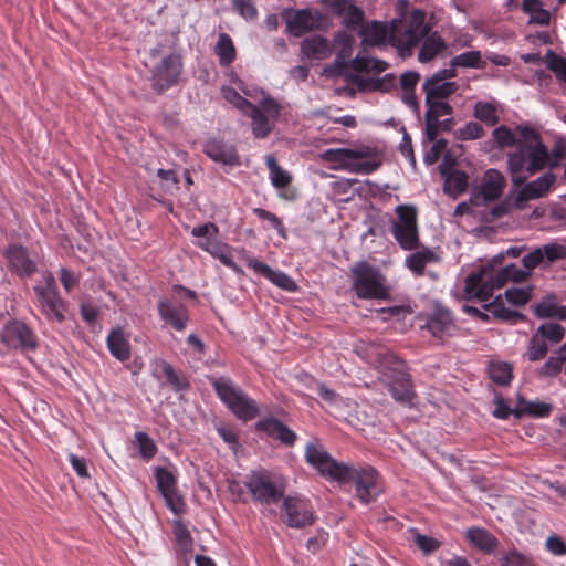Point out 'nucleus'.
<instances>
[{"label":"nucleus","mask_w":566,"mask_h":566,"mask_svg":"<svg viewBox=\"0 0 566 566\" xmlns=\"http://www.w3.org/2000/svg\"><path fill=\"white\" fill-rule=\"evenodd\" d=\"M305 460L323 476L339 483L354 482L356 496L364 504L376 501L382 493L381 479L373 467L355 468L337 462L322 446L315 442L306 444Z\"/></svg>","instance_id":"1"},{"label":"nucleus","mask_w":566,"mask_h":566,"mask_svg":"<svg viewBox=\"0 0 566 566\" xmlns=\"http://www.w3.org/2000/svg\"><path fill=\"white\" fill-rule=\"evenodd\" d=\"M521 133V144L507 156V166L515 186H522L526 180V177L521 175L522 171L533 175L543 169L548 160L547 149L538 134L532 128H524Z\"/></svg>","instance_id":"2"},{"label":"nucleus","mask_w":566,"mask_h":566,"mask_svg":"<svg viewBox=\"0 0 566 566\" xmlns=\"http://www.w3.org/2000/svg\"><path fill=\"white\" fill-rule=\"evenodd\" d=\"M428 32V25L423 21L413 18L409 27L400 32L397 29L389 30L386 24L378 21L361 28L359 35L364 49L384 44L388 39L397 46L402 57L411 55V49Z\"/></svg>","instance_id":"3"},{"label":"nucleus","mask_w":566,"mask_h":566,"mask_svg":"<svg viewBox=\"0 0 566 566\" xmlns=\"http://www.w3.org/2000/svg\"><path fill=\"white\" fill-rule=\"evenodd\" d=\"M530 275L526 268L522 269L515 263L504 265L496 273L489 269H481L465 279L464 294L468 300L486 301L492 296L494 290L501 289L509 281L521 282Z\"/></svg>","instance_id":"4"},{"label":"nucleus","mask_w":566,"mask_h":566,"mask_svg":"<svg viewBox=\"0 0 566 566\" xmlns=\"http://www.w3.org/2000/svg\"><path fill=\"white\" fill-rule=\"evenodd\" d=\"M244 486L253 502L261 505L264 515L276 514L272 506L280 503L285 494L286 483L283 476L265 469L253 470L245 476Z\"/></svg>","instance_id":"5"},{"label":"nucleus","mask_w":566,"mask_h":566,"mask_svg":"<svg viewBox=\"0 0 566 566\" xmlns=\"http://www.w3.org/2000/svg\"><path fill=\"white\" fill-rule=\"evenodd\" d=\"M373 150L368 146L358 148H329L319 154V158L329 163L335 170L352 174H371L380 167V160L370 158Z\"/></svg>","instance_id":"6"},{"label":"nucleus","mask_w":566,"mask_h":566,"mask_svg":"<svg viewBox=\"0 0 566 566\" xmlns=\"http://www.w3.org/2000/svg\"><path fill=\"white\" fill-rule=\"evenodd\" d=\"M220 400L242 421H250L259 415V406L254 399L249 397L240 387L226 377L212 381Z\"/></svg>","instance_id":"7"},{"label":"nucleus","mask_w":566,"mask_h":566,"mask_svg":"<svg viewBox=\"0 0 566 566\" xmlns=\"http://www.w3.org/2000/svg\"><path fill=\"white\" fill-rule=\"evenodd\" d=\"M353 289L359 298L385 300L389 296L386 279L381 271L366 261L352 268Z\"/></svg>","instance_id":"8"},{"label":"nucleus","mask_w":566,"mask_h":566,"mask_svg":"<svg viewBox=\"0 0 566 566\" xmlns=\"http://www.w3.org/2000/svg\"><path fill=\"white\" fill-rule=\"evenodd\" d=\"M35 305L49 319L62 323L66 318L67 303L60 296L54 276L46 272L43 281L34 287Z\"/></svg>","instance_id":"9"},{"label":"nucleus","mask_w":566,"mask_h":566,"mask_svg":"<svg viewBox=\"0 0 566 566\" xmlns=\"http://www.w3.org/2000/svg\"><path fill=\"white\" fill-rule=\"evenodd\" d=\"M397 218L390 223V232L401 249L412 251L419 248L417 210L410 205H399L395 209Z\"/></svg>","instance_id":"10"},{"label":"nucleus","mask_w":566,"mask_h":566,"mask_svg":"<svg viewBox=\"0 0 566 566\" xmlns=\"http://www.w3.org/2000/svg\"><path fill=\"white\" fill-rule=\"evenodd\" d=\"M531 287L507 289L504 295H497L492 302L485 304L484 310L500 321L516 324L524 319V315L506 306V303L514 306H522L531 298Z\"/></svg>","instance_id":"11"},{"label":"nucleus","mask_w":566,"mask_h":566,"mask_svg":"<svg viewBox=\"0 0 566 566\" xmlns=\"http://www.w3.org/2000/svg\"><path fill=\"white\" fill-rule=\"evenodd\" d=\"M281 514L284 523L292 528H304L315 522V511L311 501L303 495H283Z\"/></svg>","instance_id":"12"},{"label":"nucleus","mask_w":566,"mask_h":566,"mask_svg":"<svg viewBox=\"0 0 566 566\" xmlns=\"http://www.w3.org/2000/svg\"><path fill=\"white\" fill-rule=\"evenodd\" d=\"M181 70L182 62L178 54L171 53L163 56L150 70L153 88L163 93L176 85Z\"/></svg>","instance_id":"13"},{"label":"nucleus","mask_w":566,"mask_h":566,"mask_svg":"<svg viewBox=\"0 0 566 566\" xmlns=\"http://www.w3.org/2000/svg\"><path fill=\"white\" fill-rule=\"evenodd\" d=\"M381 380L388 387L391 397L403 405H409L415 396L410 377L403 370L400 361L389 367L387 370L381 371Z\"/></svg>","instance_id":"14"},{"label":"nucleus","mask_w":566,"mask_h":566,"mask_svg":"<svg viewBox=\"0 0 566 566\" xmlns=\"http://www.w3.org/2000/svg\"><path fill=\"white\" fill-rule=\"evenodd\" d=\"M0 340L7 349L34 350L38 347V337L23 322L13 321L7 324Z\"/></svg>","instance_id":"15"},{"label":"nucleus","mask_w":566,"mask_h":566,"mask_svg":"<svg viewBox=\"0 0 566 566\" xmlns=\"http://www.w3.org/2000/svg\"><path fill=\"white\" fill-rule=\"evenodd\" d=\"M355 352L366 363L382 371L398 363L388 348L376 340L359 339L355 344Z\"/></svg>","instance_id":"16"},{"label":"nucleus","mask_w":566,"mask_h":566,"mask_svg":"<svg viewBox=\"0 0 566 566\" xmlns=\"http://www.w3.org/2000/svg\"><path fill=\"white\" fill-rule=\"evenodd\" d=\"M506 187V179L502 172L496 169H488L480 181V185L474 188L471 202L479 205L480 199L483 201H495L502 195Z\"/></svg>","instance_id":"17"},{"label":"nucleus","mask_w":566,"mask_h":566,"mask_svg":"<svg viewBox=\"0 0 566 566\" xmlns=\"http://www.w3.org/2000/svg\"><path fill=\"white\" fill-rule=\"evenodd\" d=\"M157 488L165 499L167 507L175 514L184 512L185 502L177 490V481L171 471L166 468L157 467L155 469Z\"/></svg>","instance_id":"18"},{"label":"nucleus","mask_w":566,"mask_h":566,"mask_svg":"<svg viewBox=\"0 0 566 566\" xmlns=\"http://www.w3.org/2000/svg\"><path fill=\"white\" fill-rule=\"evenodd\" d=\"M555 181L556 177L554 174L545 172L531 182L522 184L523 186L514 197V207L517 210H523L526 208L527 201L545 197Z\"/></svg>","instance_id":"19"},{"label":"nucleus","mask_w":566,"mask_h":566,"mask_svg":"<svg viewBox=\"0 0 566 566\" xmlns=\"http://www.w3.org/2000/svg\"><path fill=\"white\" fill-rule=\"evenodd\" d=\"M287 31L294 36H301L312 31L318 24L317 17L308 9L291 10L283 15Z\"/></svg>","instance_id":"20"},{"label":"nucleus","mask_w":566,"mask_h":566,"mask_svg":"<svg viewBox=\"0 0 566 566\" xmlns=\"http://www.w3.org/2000/svg\"><path fill=\"white\" fill-rule=\"evenodd\" d=\"M205 154L216 163L226 166L240 165L237 149L233 145L227 144L220 139H210L205 144Z\"/></svg>","instance_id":"21"},{"label":"nucleus","mask_w":566,"mask_h":566,"mask_svg":"<svg viewBox=\"0 0 566 566\" xmlns=\"http://www.w3.org/2000/svg\"><path fill=\"white\" fill-rule=\"evenodd\" d=\"M247 264L249 268L253 269L256 273H259L262 276H264L265 279H268L274 285H276L287 292L296 291L297 284L286 273L282 272V271H275V270L271 269L268 264H265L254 258H248Z\"/></svg>","instance_id":"22"},{"label":"nucleus","mask_w":566,"mask_h":566,"mask_svg":"<svg viewBox=\"0 0 566 566\" xmlns=\"http://www.w3.org/2000/svg\"><path fill=\"white\" fill-rule=\"evenodd\" d=\"M158 313L160 318L176 331H184L189 321V314L186 306L174 305L166 298L158 302Z\"/></svg>","instance_id":"23"},{"label":"nucleus","mask_w":566,"mask_h":566,"mask_svg":"<svg viewBox=\"0 0 566 566\" xmlns=\"http://www.w3.org/2000/svg\"><path fill=\"white\" fill-rule=\"evenodd\" d=\"M10 268L20 276H31L36 271L35 262L21 245H10L6 251Z\"/></svg>","instance_id":"24"},{"label":"nucleus","mask_w":566,"mask_h":566,"mask_svg":"<svg viewBox=\"0 0 566 566\" xmlns=\"http://www.w3.org/2000/svg\"><path fill=\"white\" fill-rule=\"evenodd\" d=\"M301 52L307 59L321 61L332 55L333 48L326 38L315 34L302 41Z\"/></svg>","instance_id":"25"},{"label":"nucleus","mask_w":566,"mask_h":566,"mask_svg":"<svg viewBox=\"0 0 566 566\" xmlns=\"http://www.w3.org/2000/svg\"><path fill=\"white\" fill-rule=\"evenodd\" d=\"M465 538L470 545L484 554H492L496 551L500 542L488 530L483 527H471L465 532Z\"/></svg>","instance_id":"26"},{"label":"nucleus","mask_w":566,"mask_h":566,"mask_svg":"<svg viewBox=\"0 0 566 566\" xmlns=\"http://www.w3.org/2000/svg\"><path fill=\"white\" fill-rule=\"evenodd\" d=\"M256 428L266 432L269 436L279 439L286 446H293L296 440L295 432L275 418L260 420L256 423Z\"/></svg>","instance_id":"27"},{"label":"nucleus","mask_w":566,"mask_h":566,"mask_svg":"<svg viewBox=\"0 0 566 566\" xmlns=\"http://www.w3.org/2000/svg\"><path fill=\"white\" fill-rule=\"evenodd\" d=\"M427 327L434 337L451 335L454 329V322L450 311L436 308L427 322Z\"/></svg>","instance_id":"28"},{"label":"nucleus","mask_w":566,"mask_h":566,"mask_svg":"<svg viewBox=\"0 0 566 566\" xmlns=\"http://www.w3.org/2000/svg\"><path fill=\"white\" fill-rule=\"evenodd\" d=\"M429 32L430 29L428 28L426 35H423L416 44L418 45L422 41V45L418 54V60L422 63L431 61L446 49L443 39L437 32L431 34H429Z\"/></svg>","instance_id":"29"},{"label":"nucleus","mask_w":566,"mask_h":566,"mask_svg":"<svg viewBox=\"0 0 566 566\" xmlns=\"http://www.w3.org/2000/svg\"><path fill=\"white\" fill-rule=\"evenodd\" d=\"M109 353L118 360L126 361L130 357V345L123 329H113L106 339Z\"/></svg>","instance_id":"30"},{"label":"nucleus","mask_w":566,"mask_h":566,"mask_svg":"<svg viewBox=\"0 0 566 566\" xmlns=\"http://www.w3.org/2000/svg\"><path fill=\"white\" fill-rule=\"evenodd\" d=\"M459 88L457 82H433L424 81L422 90L426 94L424 104H429L431 99H447Z\"/></svg>","instance_id":"31"},{"label":"nucleus","mask_w":566,"mask_h":566,"mask_svg":"<svg viewBox=\"0 0 566 566\" xmlns=\"http://www.w3.org/2000/svg\"><path fill=\"white\" fill-rule=\"evenodd\" d=\"M552 410L551 405L541 402V401H533L527 400L521 396L517 397L515 410L513 411L515 417L520 418L522 416H533V417H546L549 415Z\"/></svg>","instance_id":"32"},{"label":"nucleus","mask_w":566,"mask_h":566,"mask_svg":"<svg viewBox=\"0 0 566 566\" xmlns=\"http://www.w3.org/2000/svg\"><path fill=\"white\" fill-rule=\"evenodd\" d=\"M354 38L346 32H338L333 40V52H336L335 64L338 66L347 65V60L352 55Z\"/></svg>","instance_id":"33"},{"label":"nucleus","mask_w":566,"mask_h":566,"mask_svg":"<svg viewBox=\"0 0 566 566\" xmlns=\"http://www.w3.org/2000/svg\"><path fill=\"white\" fill-rule=\"evenodd\" d=\"M252 119V133L256 138L266 137L273 128V120L266 114H264L258 106L251 105L248 113Z\"/></svg>","instance_id":"34"},{"label":"nucleus","mask_w":566,"mask_h":566,"mask_svg":"<svg viewBox=\"0 0 566 566\" xmlns=\"http://www.w3.org/2000/svg\"><path fill=\"white\" fill-rule=\"evenodd\" d=\"M444 177V192L453 198L462 195L468 188V175L461 170H451L447 174L441 171Z\"/></svg>","instance_id":"35"},{"label":"nucleus","mask_w":566,"mask_h":566,"mask_svg":"<svg viewBox=\"0 0 566 566\" xmlns=\"http://www.w3.org/2000/svg\"><path fill=\"white\" fill-rule=\"evenodd\" d=\"M527 128L526 126H517L514 130L505 125L496 127L493 133V139L500 148L517 147L521 144V130Z\"/></svg>","instance_id":"36"},{"label":"nucleus","mask_w":566,"mask_h":566,"mask_svg":"<svg viewBox=\"0 0 566 566\" xmlns=\"http://www.w3.org/2000/svg\"><path fill=\"white\" fill-rule=\"evenodd\" d=\"M337 12L343 17L347 28L359 27L364 21V12L349 0L336 1Z\"/></svg>","instance_id":"37"},{"label":"nucleus","mask_w":566,"mask_h":566,"mask_svg":"<svg viewBox=\"0 0 566 566\" xmlns=\"http://www.w3.org/2000/svg\"><path fill=\"white\" fill-rule=\"evenodd\" d=\"M200 249L210 253L213 258L218 259L223 265L228 266L237 273H242L240 266L233 261L231 248L228 244L217 242L214 245H210L207 242L200 244Z\"/></svg>","instance_id":"38"},{"label":"nucleus","mask_w":566,"mask_h":566,"mask_svg":"<svg viewBox=\"0 0 566 566\" xmlns=\"http://www.w3.org/2000/svg\"><path fill=\"white\" fill-rule=\"evenodd\" d=\"M349 63L355 71L367 73H381L388 67L386 61L367 56L364 52H359Z\"/></svg>","instance_id":"39"},{"label":"nucleus","mask_w":566,"mask_h":566,"mask_svg":"<svg viewBox=\"0 0 566 566\" xmlns=\"http://www.w3.org/2000/svg\"><path fill=\"white\" fill-rule=\"evenodd\" d=\"M473 115L488 126H494L499 123L497 103L495 101H479L473 107Z\"/></svg>","instance_id":"40"},{"label":"nucleus","mask_w":566,"mask_h":566,"mask_svg":"<svg viewBox=\"0 0 566 566\" xmlns=\"http://www.w3.org/2000/svg\"><path fill=\"white\" fill-rule=\"evenodd\" d=\"M214 53L223 66L230 65L235 59V48L232 39L227 33H220L214 48Z\"/></svg>","instance_id":"41"},{"label":"nucleus","mask_w":566,"mask_h":566,"mask_svg":"<svg viewBox=\"0 0 566 566\" xmlns=\"http://www.w3.org/2000/svg\"><path fill=\"white\" fill-rule=\"evenodd\" d=\"M219 232L218 227L212 222H207L195 227L191 230V234L197 238L195 244L200 248V244H205L206 242L210 245H214L217 241V234Z\"/></svg>","instance_id":"42"},{"label":"nucleus","mask_w":566,"mask_h":566,"mask_svg":"<svg viewBox=\"0 0 566 566\" xmlns=\"http://www.w3.org/2000/svg\"><path fill=\"white\" fill-rule=\"evenodd\" d=\"M565 368L566 374V343L559 348L556 355L551 356L542 367L544 376L554 377Z\"/></svg>","instance_id":"43"},{"label":"nucleus","mask_w":566,"mask_h":566,"mask_svg":"<svg viewBox=\"0 0 566 566\" xmlns=\"http://www.w3.org/2000/svg\"><path fill=\"white\" fill-rule=\"evenodd\" d=\"M317 392L319 397L327 402L331 407L336 410H340L342 408H350L353 401L350 399H345L337 395L333 389L326 387L324 384L317 385Z\"/></svg>","instance_id":"44"},{"label":"nucleus","mask_w":566,"mask_h":566,"mask_svg":"<svg viewBox=\"0 0 566 566\" xmlns=\"http://www.w3.org/2000/svg\"><path fill=\"white\" fill-rule=\"evenodd\" d=\"M450 64L454 69H457V67L481 69L484 66L480 51H468V52L461 53V54L452 57L450 61Z\"/></svg>","instance_id":"45"},{"label":"nucleus","mask_w":566,"mask_h":566,"mask_svg":"<svg viewBox=\"0 0 566 566\" xmlns=\"http://www.w3.org/2000/svg\"><path fill=\"white\" fill-rule=\"evenodd\" d=\"M427 111L424 117H430L433 120H439L440 117L452 115L453 108L447 99H431L429 104H426Z\"/></svg>","instance_id":"46"},{"label":"nucleus","mask_w":566,"mask_h":566,"mask_svg":"<svg viewBox=\"0 0 566 566\" xmlns=\"http://www.w3.org/2000/svg\"><path fill=\"white\" fill-rule=\"evenodd\" d=\"M545 62L555 76L566 83V59L557 55L553 51H548L545 55Z\"/></svg>","instance_id":"47"},{"label":"nucleus","mask_w":566,"mask_h":566,"mask_svg":"<svg viewBox=\"0 0 566 566\" xmlns=\"http://www.w3.org/2000/svg\"><path fill=\"white\" fill-rule=\"evenodd\" d=\"M135 440L138 446L139 454L145 460H150L157 452V447L154 440L143 431L135 433Z\"/></svg>","instance_id":"48"},{"label":"nucleus","mask_w":566,"mask_h":566,"mask_svg":"<svg viewBox=\"0 0 566 566\" xmlns=\"http://www.w3.org/2000/svg\"><path fill=\"white\" fill-rule=\"evenodd\" d=\"M547 350L548 346L546 340L541 336V334L535 333L530 340L527 350L528 359L532 361H537L546 356Z\"/></svg>","instance_id":"49"},{"label":"nucleus","mask_w":566,"mask_h":566,"mask_svg":"<svg viewBox=\"0 0 566 566\" xmlns=\"http://www.w3.org/2000/svg\"><path fill=\"white\" fill-rule=\"evenodd\" d=\"M160 365L168 384L175 391H182L188 388L189 384L187 379L178 375L169 363L161 361Z\"/></svg>","instance_id":"50"},{"label":"nucleus","mask_w":566,"mask_h":566,"mask_svg":"<svg viewBox=\"0 0 566 566\" xmlns=\"http://www.w3.org/2000/svg\"><path fill=\"white\" fill-rule=\"evenodd\" d=\"M432 253L430 251H418L406 258L407 266L416 274H421L430 261Z\"/></svg>","instance_id":"51"},{"label":"nucleus","mask_w":566,"mask_h":566,"mask_svg":"<svg viewBox=\"0 0 566 566\" xmlns=\"http://www.w3.org/2000/svg\"><path fill=\"white\" fill-rule=\"evenodd\" d=\"M223 98L232 104L234 107L240 109L242 113H248V109L251 107L252 103H250L245 97L241 96L238 91L233 87L223 86L221 90Z\"/></svg>","instance_id":"52"},{"label":"nucleus","mask_w":566,"mask_h":566,"mask_svg":"<svg viewBox=\"0 0 566 566\" xmlns=\"http://www.w3.org/2000/svg\"><path fill=\"white\" fill-rule=\"evenodd\" d=\"M174 534L182 552H190L192 548V537L189 530L181 521L174 522Z\"/></svg>","instance_id":"53"},{"label":"nucleus","mask_w":566,"mask_h":566,"mask_svg":"<svg viewBox=\"0 0 566 566\" xmlns=\"http://www.w3.org/2000/svg\"><path fill=\"white\" fill-rule=\"evenodd\" d=\"M490 377L499 385H507L512 379V370L510 365L505 363H496L490 366Z\"/></svg>","instance_id":"54"},{"label":"nucleus","mask_w":566,"mask_h":566,"mask_svg":"<svg viewBox=\"0 0 566 566\" xmlns=\"http://www.w3.org/2000/svg\"><path fill=\"white\" fill-rule=\"evenodd\" d=\"M545 340H551L553 344L558 343L564 337L565 331L557 323L542 324L537 332Z\"/></svg>","instance_id":"55"},{"label":"nucleus","mask_w":566,"mask_h":566,"mask_svg":"<svg viewBox=\"0 0 566 566\" xmlns=\"http://www.w3.org/2000/svg\"><path fill=\"white\" fill-rule=\"evenodd\" d=\"M541 250L547 264L566 259V247L563 244L551 242L541 247Z\"/></svg>","instance_id":"56"},{"label":"nucleus","mask_w":566,"mask_h":566,"mask_svg":"<svg viewBox=\"0 0 566 566\" xmlns=\"http://www.w3.org/2000/svg\"><path fill=\"white\" fill-rule=\"evenodd\" d=\"M457 138L460 140H474L484 135L483 127L476 122H469L457 130Z\"/></svg>","instance_id":"57"},{"label":"nucleus","mask_w":566,"mask_h":566,"mask_svg":"<svg viewBox=\"0 0 566 566\" xmlns=\"http://www.w3.org/2000/svg\"><path fill=\"white\" fill-rule=\"evenodd\" d=\"M253 213L258 216L260 219L265 220L270 223V226L277 231V233L285 238V228L283 226V222L280 220L279 217H276L274 213L262 209V208H255L253 209Z\"/></svg>","instance_id":"58"},{"label":"nucleus","mask_w":566,"mask_h":566,"mask_svg":"<svg viewBox=\"0 0 566 566\" xmlns=\"http://www.w3.org/2000/svg\"><path fill=\"white\" fill-rule=\"evenodd\" d=\"M503 566H533L531 558L518 553L511 551L501 558Z\"/></svg>","instance_id":"59"},{"label":"nucleus","mask_w":566,"mask_h":566,"mask_svg":"<svg viewBox=\"0 0 566 566\" xmlns=\"http://www.w3.org/2000/svg\"><path fill=\"white\" fill-rule=\"evenodd\" d=\"M259 108L272 119H276L281 112L280 104L268 94L260 99Z\"/></svg>","instance_id":"60"},{"label":"nucleus","mask_w":566,"mask_h":566,"mask_svg":"<svg viewBox=\"0 0 566 566\" xmlns=\"http://www.w3.org/2000/svg\"><path fill=\"white\" fill-rule=\"evenodd\" d=\"M522 262H523V266L526 268V270H528V273L531 274V271L534 268H536L545 262L541 248H537V249L531 251L530 253H527L526 255H524L522 259Z\"/></svg>","instance_id":"61"},{"label":"nucleus","mask_w":566,"mask_h":566,"mask_svg":"<svg viewBox=\"0 0 566 566\" xmlns=\"http://www.w3.org/2000/svg\"><path fill=\"white\" fill-rule=\"evenodd\" d=\"M234 8L244 19H254L258 11L252 0H232Z\"/></svg>","instance_id":"62"},{"label":"nucleus","mask_w":566,"mask_h":566,"mask_svg":"<svg viewBox=\"0 0 566 566\" xmlns=\"http://www.w3.org/2000/svg\"><path fill=\"white\" fill-rule=\"evenodd\" d=\"M415 543L426 554L434 552L440 545V543L433 537L420 534L416 535Z\"/></svg>","instance_id":"63"},{"label":"nucleus","mask_w":566,"mask_h":566,"mask_svg":"<svg viewBox=\"0 0 566 566\" xmlns=\"http://www.w3.org/2000/svg\"><path fill=\"white\" fill-rule=\"evenodd\" d=\"M546 549L555 556L566 555V544L558 536H549L545 542Z\"/></svg>","instance_id":"64"}]
</instances>
